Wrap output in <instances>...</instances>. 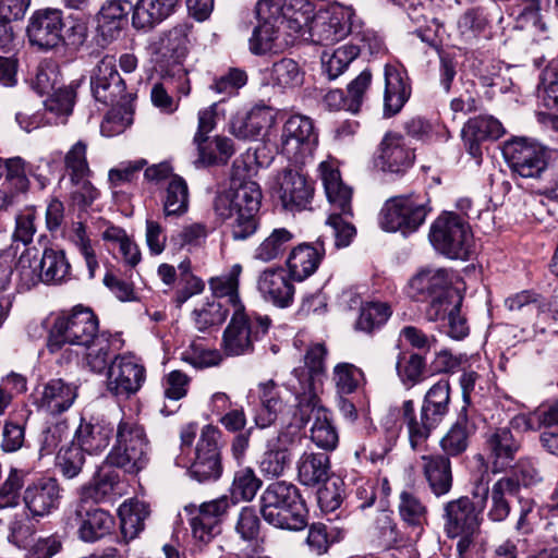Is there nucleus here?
<instances>
[{"label": "nucleus", "mask_w": 558, "mask_h": 558, "mask_svg": "<svg viewBox=\"0 0 558 558\" xmlns=\"http://www.w3.org/2000/svg\"><path fill=\"white\" fill-rule=\"evenodd\" d=\"M45 100V108L47 111L56 114L61 123L66 121V118L72 113L76 92L73 86H59L56 90L47 94Z\"/></svg>", "instance_id": "4d7b16f0"}, {"label": "nucleus", "mask_w": 558, "mask_h": 558, "mask_svg": "<svg viewBox=\"0 0 558 558\" xmlns=\"http://www.w3.org/2000/svg\"><path fill=\"white\" fill-rule=\"evenodd\" d=\"M293 279L281 266H270L256 277V290L260 298L277 308H288L294 302Z\"/></svg>", "instance_id": "6ab92c4d"}, {"label": "nucleus", "mask_w": 558, "mask_h": 558, "mask_svg": "<svg viewBox=\"0 0 558 558\" xmlns=\"http://www.w3.org/2000/svg\"><path fill=\"white\" fill-rule=\"evenodd\" d=\"M429 240L437 251L450 258L468 259L473 250L470 226L453 213H444L433 222Z\"/></svg>", "instance_id": "9d476101"}, {"label": "nucleus", "mask_w": 558, "mask_h": 558, "mask_svg": "<svg viewBox=\"0 0 558 558\" xmlns=\"http://www.w3.org/2000/svg\"><path fill=\"white\" fill-rule=\"evenodd\" d=\"M111 106L100 125L101 134L108 137L123 133L133 122L131 102Z\"/></svg>", "instance_id": "864d4df0"}, {"label": "nucleus", "mask_w": 558, "mask_h": 558, "mask_svg": "<svg viewBox=\"0 0 558 558\" xmlns=\"http://www.w3.org/2000/svg\"><path fill=\"white\" fill-rule=\"evenodd\" d=\"M422 470L436 497L447 495L452 487L451 463L448 457L423 456Z\"/></svg>", "instance_id": "c9c22d12"}, {"label": "nucleus", "mask_w": 558, "mask_h": 558, "mask_svg": "<svg viewBox=\"0 0 558 558\" xmlns=\"http://www.w3.org/2000/svg\"><path fill=\"white\" fill-rule=\"evenodd\" d=\"M145 381V367L133 354L116 355L107 371L106 388L114 397L129 399Z\"/></svg>", "instance_id": "2eb2a0df"}, {"label": "nucleus", "mask_w": 558, "mask_h": 558, "mask_svg": "<svg viewBox=\"0 0 558 558\" xmlns=\"http://www.w3.org/2000/svg\"><path fill=\"white\" fill-rule=\"evenodd\" d=\"M262 485L252 468H242L234 474L231 493L232 497L244 501L252 500Z\"/></svg>", "instance_id": "338daca9"}, {"label": "nucleus", "mask_w": 558, "mask_h": 558, "mask_svg": "<svg viewBox=\"0 0 558 558\" xmlns=\"http://www.w3.org/2000/svg\"><path fill=\"white\" fill-rule=\"evenodd\" d=\"M134 7L129 0H107L98 13V32L107 39L116 38L128 22Z\"/></svg>", "instance_id": "473e14b6"}, {"label": "nucleus", "mask_w": 558, "mask_h": 558, "mask_svg": "<svg viewBox=\"0 0 558 558\" xmlns=\"http://www.w3.org/2000/svg\"><path fill=\"white\" fill-rule=\"evenodd\" d=\"M231 308L221 301L208 300L192 312L193 322L199 331L221 325L228 317Z\"/></svg>", "instance_id": "3c124183"}, {"label": "nucleus", "mask_w": 558, "mask_h": 558, "mask_svg": "<svg viewBox=\"0 0 558 558\" xmlns=\"http://www.w3.org/2000/svg\"><path fill=\"white\" fill-rule=\"evenodd\" d=\"M60 84L58 64L52 60L41 61L32 81L33 88L40 95H47L56 90Z\"/></svg>", "instance_id": "69168bd1"}, {"label": "nucleus", "mask_w": 558, "mask_h": 558, "mask_svg": "<svg viewBox=\"0 0 558 558\" xmlns=\"http://www.w3.org/2000/svg\"><path fill=\"white\" fill-rule=\"evenodd\" d=\"M241 272L242 266L234 264L228 272L213 277L208 282L214 300L223 302L232 312L244 310L239 293Z\"/></svg>", "instance_id": "f704fd0d"}, {"label": "nucleus", "mask_w": 558, "mask_h": 558, "mask_svg": "<svg viewBox=\"0 0 558 558\" xmlns=\"http://www.w3.org/2000/svg\"><path fill=\"white\" fill-rule=\"evenodd\" d=\"M149 515L148 506L144 501L129 500L119 507L121 533L125 539L135 538L144 529V521Z\"/></svg>", "instance_id": "49530a36"}, {"label": "nucleus", "mask_w": 558, "mask_h": 558, "mask_svg": "<svg viewBox=\"0 0 558 558\" xmlns=\"http://www.w3.org/2000/svg\"><path fill=\"white\" fill-rule=\"evenodd\" d=\"M179 0H140L132 15L133 26L137 29H149L167 19L174 10Z\"/></svg>", "instance_id": "e433bc0d"}, {"label": "nucleus", "mask_w": 558, "mask_h": 558, "mask_svg": "<svg viewBox=\"0 0 558 558\" xmlns=\"http://www.w3.org/2000/svg\"><path fill=\"white\" fill-rule=\"evenodd\" d=\"M98 319L89 308L76 306L69 314L58 315L48 331V349L58 351L63 344L88 345L98 337Z\"/></svg>", "instance_id": "423d86ee"}, {"label": "nucleus", "mask_w": 558, "mask_h": 558, "mask_svg": "<svg viewBox=\"0 0 558 558\" xmlns=\"http://www.w3.org/2000/svg\"><path fill=\"white\" fill-rule=\"evenodd\" d=\"M538 97L545 107L558 110V63L549 62L539 74Z\"/></svg>", "instance_id": "bf43d9fd"}, {"label": "nucleus", "mask_w": 558, "mask_h": 558, "mask_svg": "<svg viewBox=\"0 0 558 558\" xmlns=\"http://www.w3.org/2000/svg\"><path fill=\"white\" fill-rule=\"evenodd\" d=\"M504 155L512 171L522 178H538L547 166L544 148L525 138L507 142Z\"/></svg>", "instance_id": "a211bd4d"}, {"label": "nucleus", "mask_w": 558, "mask_h": 558, "mask_svg": "<svg viewBox=\"0 0 558 558\" xmlns=\"http://www.w3.org/2000/svg\"><path fill=\"white\" fill-rule=\"evenodd\" d=\"M299 482L308 487L318 486L329 478L330 460L325 452L304 451L296 460Z\"/></svg>", "instance_id": "72a5a7b5"}, {"label": "nucleus", "mask_w": 558, "mask_h": 558, "mask_svg": "<svg viewBox=\"0 0 558 558\" xmlns=\"http://www.w3.org/2000/svg\"><path fill=\"white\" fill-rule=\"evenodd\" d=\"M62 498V489L56 478H41L29 485L23 496L25 507L33 517H45L56 510Z\"/></svg>", "instance_id": "b1692460"}, {"label": "nucleus", "mask_w": 558, "mask_h": 558, "mask_svg": "<svg viewBox=\"0 0 558 558\" xmlns=\"http://www.w3.org/2000/svg\"><path fill=\"white\" fill-rule=\"evenodd\" d=\"M270 326L268 316H248L245 308L232 312L231 320L223 331L222 347L226 354L238 356L253 351L254 341L265 335Z\"/></svg>", "instance_id": "9b49d317"}, {"label": "nucleus", "mask_w": 558, "mask_h": 558, "mask_svg": "<svg viewBox=\"0 0 558 558\" xmlns=\"http://www.w3.org/2000/svg\"><path fill=\"white\" fill-rule=\"evenodd\" d=\"M41 270L44 283H61L70 276V264L63 251L46 248L36 262Z\"/></svg>", "instance_id": "de8ad7c7"}, {"label": "nucleus", "mask_w": 558, "mask_h": 558, "mask_svg": "<svg viewBox=\"0 0 558 558\" xmlns=\"http://www.w3.org/2000/svg\"><path fill=\"white\" fill-rule=\"evenodd\" d=\"M360 48L355 44H345L338 47L331 53L325 51L322 56L324 72L329 80L341 75L348 65L359 56Z\"/></svg>", "instance_id": "8fccbe9b"}, {"label": "nucleus", "mask_w": 558, "mask_h": 558, "mask_svg": "<svg viewBox=\"0 0 558 558\" xmlns=\"http://www.w3.org/2000/svg\"><path fill=\"white\" fill-rule=\"evenodd\" d=\"M70 434L66 420H59L48 424L38 436V451L40 457L52 454L60 442Z\"/></svg>", "instance_id": "0e129e2a"}, {"label": "nucleus", "mask_w": 558, "mask_h": 558, "mask_svg": "<svg viewBox=\"0 0 558 558\" xmlns=\"http://www.w3.org/2000/svg\"><path fill=\"white\" fill-rule=\"evenodd\" d=\"M402 416L408 427L411 447L416 449L424 442L432 432L427 421L423 417V409L421 410L420 421L415 416L414 404L411 400H407L402 404Z\"/></svg>", "instance_id": "680f3d73"}, {"label": "nucleus", "mask_w": 558, "mask_h": 558, "mask_svg": "<svg viewBox=\"0 0 558 558\" xmlns=\"http://www.w3.org/2000/svg\"><path fill=\"white\" fill-rule=\"evenodd\" d=\"M518 492L519 484L513 477H501L496 481L492 488H488V495L490 496L488 518L494 522L504 521L510 513L508 497L514 496Z\"/></svg>", "instance_id": "a19ab883"}, {"label": "nucleus", "mask_w": 558, "mask_h": 558, "mask_svg": "<svg viewBox=\"0 0 558 558\" xmlns=\"http://www.w3.org/2000/svg\"><path fill=\"white\" fill-rule=\"evenodd\" d=\"M415 160L414 149L410 147L403 135L388 132L381 138L377 150L376 166L390 173H403Z\"/></svg>", "instance_id": "4be33fe9"}, {"label": "nucleus", "mask_w": 558, "mask_h": 558, "mask_svg": "<svg viewBox=\"0 0 558 558\" xmlns=\"http://www.w3.org/2000/svg\"><path fill=\"white\" fill-rule=\"evenodd\" d=\"M450 386L447 379L437 381L425 395L423 417L434 429L448 412Z\"/></svg>", "instance_id": "ea45409f"}, {"label": "nucleus", "mask_w": 558, "mask_h": 558, "mask_svg": "<svg viewBox=\"0 0 558 558\" xmlns=\"http://www.w3.org/2000/svg\"><path fill=\"white\" fill-rule=\"evenodd\" d=\"M316 13L315 4L311 0H290L282 16V23L286 21L291 32L306 38L310 24H312Z\"/></svg>", "instance_id": "37998d69"}, {"label": "nucleus", "mask_w": 558, "mask_h": 558, "mask_svg": "<svg viewBox=\"0 0 558 558\" xmlns=\"http://www.w3.org/2000/svg\"><path fill=\"white\" fill-rule=\"evenodd\" d=\"M360 27L361 22L352 7L335 2L317 10L316 16L310 24L306 39L317 45L329 46L342 40Z\"/></svg>", "instance_id": "6e6552de"}, {"label": "nucleus", "mask_w": 558, "mask_h": 558, "mask_svg": "<svg viewBox=\"0 0 558 558\" xmlns=\"http://www.w3.org/2000/svg\"><path fill=\"white\" fill-rule=\"evenodd\" d=\"M234 531L239 537L252 546H257L262 541V523L253 507H243L234 523Z\"/></svg>", "instance_id": "603ef678"}, {"label": "nucleus", "mask_w": 558, "mask_h": 558, "mask_svg": "<svg viewBox=\"0 0 558 558\" xmlns=\"http://www.w3.org/2000/svg\"><path fill=\"white\" fill-rule=\"evenodd\" d=\"M300 440V433L290 429L281 430L277 437L269 439L259 461L262 474L268 477L283 475L291 464V451Z\"/></svg>", "instance_id": "aec40b11"}, {"label": "nucleus", "mask_w": 558, "mask_h": 558, "mask_svg": "<svg viewBox=\"0 0 558 558\" xmlns=\"http://www.w3.org/2000/svg\"><path fill=\"white\" fill-rule=\"evenodd\" d=\"M257 22L248 39L250 51L256 56L281 52L283 44L279 38L280 24L268 21Z\"/></svg>", "instance_id": "79ce46f5"}, {"label": "nucleus", "mask_w": 558, "mask_h": 558, "mask_svg": "<svg viewBox=\"0 0 558 558\" xmlns=\"http://www.w3.org/2000/svg\"><path fill=\"white\" fill-rule=\"evenodd\" d=\"M162 210L166 217H181L189 209V187L179 175L170 177L162 194Z\"/></svg>", "instance_id": "c03bdc74"}, {"label": "nucleus", "mask_w": 558, "mask_h": 558, "mask_svg": "<svg viewBox=\"0 0 558 558\" xmlns=\"http://www.w3.org/2000/svg\"><path fill=\"white\" fill-rule=\"evenodd\" d=\"M90 88L95 99L105 105L128 104L132 94L126 93L123 78L117 70L114 56H104L90 75Z\"/></svg>", "instance_id": "dca6fc26"}, {"label": "nucleus", "mask_w": 558, "mask_h": 558, "mask_svg": "<svg viewBox=\"0 0 558 558\" xmlns=\"http://www.w3.org/2000/svg\"><path fill=\"white\" fill-rule=\"evenodd\" d=\"M521 446L509 427L489 429L485 434L484 450L492 472L500 473L512 466Z\"/></svg>", "instance_id": "412c9836"}, {"label": "nucleus", "mask_w": 558, "mask_h": 558, "mask_svg": "<svg viewBox=\"0 0 558 558\" xmlns=\"http://www.w3.org/2000/svg\"><path fill=\"white\" fill-rule=\"evenodd\" d=\"M327 349L324 343L310 345L304 355V367L293 369L287 381V388L295 399L311 400L317 396V389L325 373Z\"/></svg>", "instance_id": "4468645a"}, {"label": "nucleus", "mask_w": 558, "mask_h": 558, "mask_svg": "<svg viewBox=\"0 0 558 558\" xmlns=\"http://www.w3.org/2000/svg\"><path fill=\"white\" fill-rule=\"evenodd\" d=\"M85 464V451L72 441L69 446L59 450L56 465L63 477L72 480L83 470Z\"/></svg>", "instance_id": "6e6d98bb"}, {"label": "nucleus", "mask_w": 558, "mask_h": 558, "mask_svg": "<svg viewBox=\"0 0 558 558\" xmlns=\"http://www.w3.org/2000/svg\"><path fill=\"white\" fill-rule=\"evenodd\" d=\"M63 12L59 9L44 8L32 13L26 33L32 46L47 51L63 45Z\"/></svg>", "instance_id": "f3484780"}, {"label": "nucleus", "mask_w": 558, "mask_h": 558, "mask_svg": "<svg viewBox=\"0 0 558 558\" xmlns=\"http://www.w3.org/2000/svg\"><path fill=\"white\" fill-rule=\"evenodd\" d=\"M294 238V233L287 228L272 229L254 248L253 259L260 263L280 259Z\"/></svg>", "instance_id": "4c0bfd02"}, {"label": "nucleus", "mask_w": 558, "mask_h": 558, "mask_svg": "<svg viewBox=\"0 0 558 558\" xmlns=\"http://www.w3.org/2000/svg\"><path fill=\"white\" fill-rule=\"evenodd\" d=\"M413 299L428 302L425 314L429 322H437L444 306L458 296L451 289L449 274L442 268H426L418 271L409 283Z\"/></svg>", "instance_id": "1a4fd4ad"}, {"label": "nucleus", "mask_w": 558, "mask_h": 558, "mask_svg": "<svg viewBox=\"0 0 558 558\" xmlns=\"http://www.w3.org/2000/svg\"><path fill=\"white\" fill-rule=\"evenodd\" d=\"M474 497H480L478 506L469 497H459L444 505V531L449 538H459L457 550L463 556L474 544L480 534L482 510L488 498V486L476 485Z\"/></svg>", "instance_id": "7ed1b4c3"}, {"label": "nucleus", "mask_w": 558, "mask_h": 558, "mask_svg": "<svg viewBox=\"0 0 558 558\" xmlns=\"http://www.w3.org/2000/svg\"><path fill=\"white\" fill-rule=\"evenodd\" d=\"M199 160L205 165L226 163L233 155L232 141L217 136L213 141H202L197 144Z\"/></svg>", "instance_id": "5fc2aeb1"}, {"label": "nucleus", "mask_w": 558, "mask_h": 558, "mask_svg": "<svg viewBox=\"0 0 558 558\" xmlns=\"http://www.w3.org/2000/svg\"><path fill=\"white\" fill-rule=\"evenodd\" d=\"M260 202L258 184L254 181H240L233 174L230 187L215 197L214 210L219 219L228 223L234 240H245L258 228L256 214Z\"/></svg>", "instance_id": "f257e3e1"}, {"label": "nucleus", "mask_w": 558, "mask_h": 558, "mask_svg": "<svg viewBox=\"0 0 558 558\" xmlns=\"http://www.w3.org/2000/svg\"><path fill=\"white\" fill-rule=\"evenodd\" d=\"M70 520L77 526L80 538L87 543H94L111 533L114 525L113 517L96 507H88L81 501Z\"/></svg>", "instance_id": "5701e85b"}, {"label": "nucleus", "mask_w": 558, "mask_h": 558, "mask_svg": "<svg viewBox=\"0 0 558 558\" xmlns=\"http://www.w3.org/2000/svg\"><path fill=\"white\" fill-rule=\"evenodd\" d=\"M317 142L313 121L308 117L295 114L284 122L276 148L289 160L302 165L312 157Z\"/></svg>", "instance_id": "f8f14e48"}, {"label": "nucleus", "mask_w": 558, "mask_h": 558, "mask_svg": "<svg viewBox=\"0 0 558 558\" xmlns=\"http://www.w3.org/2000/svg\"><path fill=\"white\" fill-rule=\"evenodd\" d=\"M221 473L220 456L215 432H203L196 447V458L190 468V474L198 482L217 480Z\"/></svg>", "instance_id": "393cba45"}, {"label": "nucleus", "mask_w": 558, "mask_h": 558, "mask_svg": "<svg viewBox=\"0 0 558 558\" xmlns=\"http://www.w3.org/2000/svg\"><path fill=\"white\" fill-rule=\"evenodd\" d=\"M260 501L263 518L275 527L298 531L306 525L307 510L293 484L276 482L268 485Z\"/></svg>", "instance_id": "20e7f679"}, {"label": "nucleus", "mask_w": 558, "mask_h": 558, "mask_svg": "<svg viewBox=\"0 0 558 558\" xmlns=\"http://www.w3.org/2000/svg\"><path fill=\"white\" fill-rule=\"evenodd\" d=\"M318 171L330 206L326 226L332 232L335 246L347 247L356 234L354 225L349 220L353 216L352 189L342 182L340 172L332 161H322Z\"/></svg>", "instance_id": "f03ea898"}, {"label": "nucleus", "mask_w": 558, "mask_h": 558, "mask_svg": "<svg viewBox=\"0 0 558 558\" xmlns=\"http://www.w3.org/2000/svg\"><path fill=\"white\" fill-rule=\"evenodd\" d=\"M474 428L466 417H460L440 439V447L447 457H457L463 453Z\"/></svg>", "instance_id": "09e8293b"}, {"label": "nucleus", "mask_w": 558, "mask_h": 558, "mask_svg": "<svg viewBox=\"0 0 558 558\" xmlns=\"http://www.w3.org/2000/svg\"><path fill=\"white\" fill-rule=\"evenodd\" d=\"M294 414L296 425L302 428L313 421L311 426V439L319 448L332 450L338 444V433L331 423L328 410L319 404L318 397L311 400L299 398Z\"/></svg>", "instance_id": "ddd939ff"}, {"label": "nucleus", "mask_w": 558, "mask_h": 558, "mask_svg": "<svg viewBox=\"0 0 558 558\" xmlns=\"http://www.w3.org/2000/svg\"><path fill=\"white\" fill-rule=\"evenodd\" d=\"M86 154L87 143L84 141H77L65 153L63 161L70 180L90 177L93 174Z\"/></svg>", "instance_id": "052dcab7"}, {"label": "nucleus", "mask_w": 558, "mask_h": 558, "mask_svg": "<svg viewBox=\"0 0 558 558\" xmlns=\"http://www.w3.org/2000/svg\"><path fill=\"white\" fill-rule=\"evenodd\" d=\"M429 213L424 194L398 195L387 199L379 214V225L387 232L400 231L407 235L415 232Z\"/></svg>", "instance_id": "0eeeda50"}, {"label": "nucleus", "mask_w": 558, "mask_h": 558, "mask_svg": "<svg viewBox=\"0 0 558 558\" xmlns=\"http://www.w3.org/2000/svg\"><path fill=\"white\" fill-rule=\"evenodd\" d=\"M77 397V387L57 378L46 383L37 391L35 403L38 409L51 415H58L68 411Z\"/></svg>", "instance_id": "bb28decb"}, {"label": "nucleus", "mask_w": 558, "mask_h": 558, "mask_svg": "<svg viewBox=\"0 0 558 558\" xmlns=\"http://www.w3.org/2000/svg\"><path fill=\"white\" fill-rule=\"evenodd\" d=\"M232 504L227 496L202 504L198 513L191 519L193 536L201 542H209L218 527L220 519L227 513Z\"/></svg>", "instance_id": "7c9ffc66"}, {"label": "nucleus", "mask_w": 558, "mask_h": 558, "mask_svg": "<svg viewBox=\"0 0 558 558\" xmlns=\"http://www.w3.org/2000/svg\"><path fill=\"white\" fill-rule=\"evenodd\" d=\"M270 80L274 85L292 88L302 84L303 73L294 60L283 58L274 63L270 70Z\"/></svg>", "instance_id": "e2e57ef3"}, {"label": "nucleus", "mask_w": 558, "mask_h": 558, "mask_svg": "<svg viewBox=\"0 0 558 558\" xmlns=\"http://www.w3.org/2000/svg\"><path fill=\"white\" fill-rule=\"evenodd\" d=\"M150 452L145 427L134 417H122L108 457L110 462L130 474H137L148 465Z\"/></svg>", "instance_id": "39448f33"}, {"label": "nucleus", "mask_w": 558, "mask_h": 558, "mask_svg": "<svg viewBox=\"0 0 558 558\" xmlns=\"http://www.w3.org/2000/svg\"><path fill=\"white\" fill-rule=\"evenodd\" d=\"M111 436L112 428L109 425L82 421L75 430L73 441L82 450L93 454L104 451L109 446Z\"/></svg>", "instance_id": "58836bf2"}, {"label": "nucleus", "mask_w": 558, "mask_h": 558, "mask_svg": "<svg viewBox=\"0 0 558 558\" xmlns=\"http://www.w3.org/2000/svg\"><path fill=\"white\" fill-rule=\"evenodd\" d=\"M276 122L274 109L267 106H255L247 113L236 116L230 124L231 133L242 140H256L269 136L268 130Z\"/></svg>", "instance_id": "c85d7f7f"}, {"label": "nucleus", "mask_w": 558, "mask_h": 558, "mask_svg": "<svg viewBox=\"0 0 558 558\" xmlns=\"http://www.w3.org/2000/svg\"><path fill=\"white\" fill-rule=\"evenodd\" d=\"M504 134L505 129L501 122L492 116L472 118L461 131L466 151L477 161L482 156L481 143L489 138L497 140Z\"/></svg>", "instance_id": "a878e982"}, {"label": "nucleus", "mask_w": 558, "mask_h": 558, "mask_svg": "<svg viewBox=\"0 0 558 558\" xmlns=\"http://www.w3.org/2000/svg\"><path fill=\"white\" fill-rule=\"evenodd\" d=\"M384 116L392 117L408 101L411 87L404 71L393 64L385 66Z\"/></svg>", "instance_id": "2f4dec72"}, {"label": "nucleus", "mask_w": 558, "mask_h": 558, "mask_svg": "<svg viewBox=\"0 0 558 558\" xmlns=\"http://www.w3.org/2000/svg\"><path fill=\"white\" fill-rule=\"evenodd\" d=\"M390 315L391 311L388 304L369 302L362 306L356 326L360 330L371 332L385 324Z\"/></svg>", "instance_id": "774afa93"}, {"label": "nucleus", "mask_w": 558, "mask_h": 558, "mask_svg": "<svg viewBox=\"0 0 558 558\" xmlns=\"http://www.w3.org/2000/svg\"><path fill=\"white\" fill-rule=\"evenodd\" d=\"M325 255L324 240L319 238L316 246L307 243L299 244L290 252L286 265L293 280L303 281L318 268Z\"/></svg>", "instance_id": "c756f323"}, {"label": "nucleus", "mask_w": 558, "mask_h": 558, "mask_svg": "<svg viewBox=\"0 0 558 558\" xmlns=\"http://www.w3.org/2000/svg\"><path fill=\"white\" fill-rule=\"evenodd\" d=\"M262 407L255 416V424L265 428L276 422L284 404L274 380L259 384Z\"/></svg>", "instance_id": "a18cd8bd"}, {"label": "nucleus", "mask_w": 558, "mask_h": 558, "mask_svg": "<svg viewBox=\"0 0 558 558\" xmlns=\"http://www.w3.org/2000/svg\"><path fill=\"white\" fill-rule=\"evenodd\" d=\"M278 185L279 198L286 209H304L313 197L312 185L298 170H283L278 177Z\"/></svg>", "instance_id": "cd10ccee"}, {"label": "nucleus", "mask_w": 558, "mask_h": 558, "mask_svg": "<svg viewBox=\"0 0 558 558\" xmlns=\"http://www.w3.org/2000/svg\"><path fill=\"white\" fill-rule=\"evenodd\" d=\"M119 485V474L116 471L100 472L94 482L81 488L82 501L92 499L100 502L110 496Z\"/></svg>", "instance_id": "13d9d810"}]
</instances>
